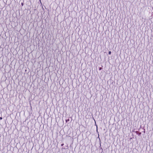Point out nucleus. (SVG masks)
Segmentation results:
<instances>
[{"mask_svg": "<svg viewBox=\"0 0 153 153\" xmlns=\"http://www.w3.org/2000/svg\"><path fill=\"white\" fill-rule=\"evenodd\" d=\"M111 54V51H109L108 52V54L109 55Z\"/></svg>", "mask_w": 153, "mask_h": 153, "instance_id": "obj_1", "label": "nucleus"}, {"mask_svg": "<svg viewBox=\"0 0 153 153\" xmlns=\"http://www.w3.org/2000/svg\"><path fill=\"white\" fill-rule=\"evenodd\" d=\"M2 117H0V120H2Z\"/></svg>", "mask_w": 153, "mask_h": 153, "instance_id": "obj_2", "label": "nucleus"}, {"mask_svg": "<svg viewBox=\"0 0 153 153\" xmlns=\"http://www.w3.org/2000/svg\"><path fill=\"white\" fill-rule=\"evenodd\" d=\"M141 134V133L140 132H139V134H138V135H140Z\"/></svg>", "mask_w": 153, "mask_h": 153, "instance_id": "obj_3", "label": "nucleus"}, {"mask_svg": "<svg viewBox=\"0 0 153 153\" xmlns=\"http://www.w3.org/2000/svg\"><path fill=\"white\" fill-rule=\"evenodd\" d=\"M21 4L22 6H23V3H22V4Z\"/></svg>", "mask_w": 153, "mask_h": 153, "instance_id": "obj_4", "label": "nucleus"}, {"mask_svg": "<svg viewBox=\"0 0 153 153\" xmlns=\"http://www.w3.org/2000/svg\"><path fill=\"white\" fill-rule=\"evenodd\" d=\"M66 120V121H69V120Z\"/></svg>", "mask_w": 153, "mask_h": 153, "instance_id": "obj_5", "label": "nucleus"}]
</instances>
